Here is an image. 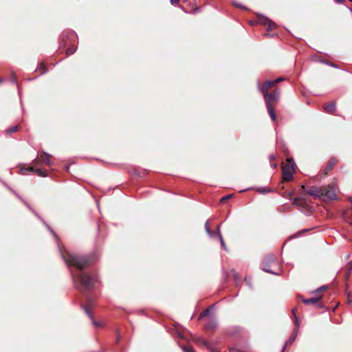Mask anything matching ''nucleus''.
Here are the masks:
<instances>
[{"label":"nucleus","mask_w":352,"mask_h":352,"mask_svg":"<svg viewBox=\"0 0 352 352\" xmlns=\"http://www.w3.org/2000/svg\"><path fill=\"white\" fill-rule=\"evenodd\" d=\"M65 38H68L69 40H74L77 38V35L74 31L69 30L67 32H64L62 34V41L63 42L66 43V42L64 40Z\"/></svg>","instance_id":"14"},{"label":"nucleus","mask_w":352,"mask_h":352,"mask_svg":"<svg viewBox=\"0 0 352 352\" xmlns=\"http://www.w3.org/2000/svg\"><path fill=\"white\" fill-rule=\"evenodd\" d=\"M327 288V285H323V286H322V287H320L318 288L316 290H315V291L314 292V293H317V292H320V291L324 290V289H326Z\"/></svg>","instance_id":"28"},{"label":"nucleus","mask_w":352,"mask_h":352,"mask_svg":"<svg viewBox=\"0 0 352 352\" xmlns=\"http://www.w3.org/2000/svg\"><path fill=\"white\" fill-rule=\"evenodd\" d=\"M15 195H16V197L21 199L25 204V206L31 210L32 211V212L39 219H41L43 223L45 225V226L47 227V228L50 231V232H52L53 234V235L56 237V235L55 234V232H54V230L51 228V227L47 224L42 219L41 217L36 212V211L32 209V208L23 199H22V198L17 194L15 193Z\"/></svg>","instance_id":"10"},{"label":"nucleus","mask_w":352,"mask_h":352,"mask_svg":"<svg viewBox=\"0 0 352 352\" xmlns=\"http://www.w3.org/2000/svg\"><path fill=\"white\" fill-rule=\"evenodd\" d=\"M171 4L173 5H175L177 3H178V2L179 1V0H170Z\"/></svg>","instance_id":"34"},{"label":"nucleus","mask_w":352,"mask_h":352,"mask_svg":"<svg viewBox=\"0 0 352 352\" xmlns=\"http://www.w3.org/2000/svg\"><path fill=\"white\" fill-rule=\"evenodd\" d=\"M82 307H83L86 314L91 319L93 324L96 327H100V324L94 320L93 315L91 314L88 308L85 305H82Z\"/></svg>","instance_id":"16"},{"label":"nucleus","mask_w":352,"mask_h":352,"mask_svg":"<svg viewBox=\"0 0 352 352\" xmlns=\"http://www.w3.org/2000/svg\"><path fill=\"white\" fill-rule=\"evenodd\" d=\"M182 348L184 352H195L191 346H183Z\"/></svg>","instance_id":"25"},{"label":"nucleus","mask_w":352,"mask_h":352,"mask_svg":"<svg viewBox=\"0 0 352 352\" xmlns=\"http://www.w3.org/2000/svg\"><path fill=\"white\" fill-rule=\"evenodd\" d=\"M306 192L316 198L322 199H336V194L335 188L331 185L323 186L320 188L316 186H311L305 189V186H302Z\"/></svg>","instance_id":"2"},{"label":"nucleus","mask_w":352,"mask_h":352,"mask_svg":"<svg viewBox=\"0 0 352 352\" xmlns=\"http://www.w3.org/2000/svg\"><path fill=\"white\" fill-rule=\"evenodd\" d=\"M204 227H205V230H206V233L208 234V235L210 237H213L214 234L213 232L211 230V229L210 228L209 220H207L206 221Z\"/></svg>","instance_id":"21"},{"label":"nucleus","mask_w":352,"mask_h":352,"mask_svg":"<svg viewBox=\"0 0 352 352\" xmlns=\"http://www.w3.org/2000/svg\"><path fill=\"white\" fill-rule=\"evenodd\" d=\"M217 326V322L214 318H210L205 324V328L207 331H212Z\"/></svg>","instance_id":"13"},{"label":"nucleus","mask_w":352,"mask_h":352,"mask_svg":"<svg viewBox=\"0 0 352 352\" xmlns=\"http://www.w3.org/2000/svg\"><path fill=\"white\" fill-rule=\"evenodd\" d=\"M234 6H236V7H239V8H243V9H244V10H245V9H246V8H245V6H241V4H239V3H234Z\"/></svg>","instance_id":"33"},{"label":"nucleus","mask_w":352,"mask_h":352,"mask_svg":"<svg viewBox=\"0 0 352 352\" xmlns=\"http://www.w3.org/2000/svg\"><path fill=\"white\" fill-rule=\"evenodd\" d=\"M257 192H258L261 194H266L271 192L270 188L265 186L262 187H258L255 188Z\"/></svg>","instance_id":"22"},{"label":"nucleus","mask_w":352,"mask_h":352,"mask_svg":"<svg viewBox=\"0 0 352 352\" xmlns=\"http://www.w3.org/2000/svg\"><path fill=\"white\" fill-rule=\"evenodd\" d=\"M27 172H34L38 175L41 177H45L47 175L46 172L41 168H34L33 167H28L25 168H21L20 170V173L22 175H25Z\"/></svg>","instance_id":"6"},{"label":"nucleus","mask_w":352,"mask_h":352,"mask_svg":"<svg viewBox=\"0 0 352 352\" xmlns=\"http://www.w3.org/2000/svg\"><path fill=\"white\" fill-rule=\"evenodd\" d=\"M282 80H283V78L282 77H279V78H277L276 79H275L274 80H273V82H274V84H276V83L281 82Z\"/></svg>","instance_id":"32"},{"label":"nucleus","mask_w":352,"mask_h":352,"mask_svg":"<svg viewBox=\"0 0 352 352\" xmlns=\"http://www.w3.org/2000/svg\"><path fill=\"white\" fill-rule=\"evenodd\" d=\"M294 326H295V327L294 329H297V330L299 329L300 322L296 316H294Z\"/></svg>","instance_id":"26"},{"label":"nucleus","mask_w":352,"mask_h":352,"mask_svg":"<svg viewBox=\"0 0 352 352\" xmlns=\"http://www.w3.org/2000/svg\"><path fill=\"white\" fill-rule=\"evenodd\" d=\"M266 107H267V109L270 116L271 119L273 121H275L276 119V113H275V111L274 109V107L273 105H270L269 104H268V105H266Z\"/></svg>","instance_id":"18"},{"label":"nucleus","mask_w":352,"mask_h":352,"mask_svg":"<svg viewBox=\"0 0 352 352\" xmlns=\"http://www.w3.org/2000/svg\"><path fill=\"white\" fill-rule=\"evenodd\" d=\"M292 314H294V316H296V312L297 311V309L296 307L293 308L292 310Z\"/></svg>","instance_id":"36"},{"label":"nucleus","mask_w":352,"mask_h":352,"mask_svg":"<svg viewBox=\"0 0 352 352\" xmlns=\"http://www.w3.org/2000/svg\"><path fill=\"white\" fill-rule=\"evenodd\" d=\"M320 297H314L308 299H302V302L305 305H313L318 308L323 307V305L320 302Z\"/></svg>","instance_id":"7"},{"label":"nucleus","mask_w":352,"mask_h":352,"mask_svg":"<svg viewBox=\"0 0 352 352\" xmlns=\"http://www.w3.org/2000/svg\"><path fill=\"white\" fill-rule=\"evenodd\" d=\"M274 155H270V160H274Z\"/></svg>","instance_id":"39"},{"label":"nucleus","mask_w":352,"mask_h":352,"mask_svg":"<svg viewBox=\"0 0 352 352\" xmlns=\"http://www.w3.org/2000/svg\"><path fill=\"white\" fill-rule=\"evenodd\" d=\"M197 342L200 344L206 346L207 349H208L212 352H218L219 350L216 347V346L208 341L205 340L203 338L198 339Z\"/></svg>","instance_id":"11"},{"label":"nucleus","mask_w":352,"mask_h":352,"mask_svg":"<svg viewBox=\"0 0 352 352\" xmlns=\"http://www.w3.org/2000/svg\"><path fill=\"white\" fill-rule=\"evenodd\" d=\"M209 312H210V309H206L204 311H203V312L200 314V316H199V318H200L201 317H202V316H205L208 315V314H209Z\"/></svg>","instance_id":"30"},{"label":"nucleus","mask_w":352,"mask_h":352,"mask_svg":"<svg viewBox=\"0 0 352 352\" xmlns=\"http://www.w3.org/2000/svg\"><path fill=\"white\" fill-rule=\"evenodd\" d=\"M349 1L352 2V0H349Z\"/></svg>","instance_id":"46"},{"label":"nucleus","mask_w":352,"mask_h":352,"mask_svg":"<svg viewBox=\"0 0 352 352\" xmlns=\"http://www.w3.org/2000/svg\"><path fill=\"white\" fill-rule=\"evenodd\" d=\"M337 3H342L345 1V0H336Z\"/></svg>","instance_id":"37"},{"label":"nucleus","mask_w":352,"mask_h":352,"mask_svg":"<svg viewBox=\"0 0 352 352\" xmlns=\"http://www.w3.org/2000/svg\"><path fill=\"white\" fill-rule=\"evenodd\" d=\"M3 81V80L1 78H0V83Z\"/></svg>","instance_id":"45"},{"label":"nucleus","mask_w":352,"mask_h":352,"mask_svg":"<svg viewBox=\"0 0 352 352\" xmlns=\"http://www.w3.org/2000/svg\"><path fill=\"white\" fill-rule=\"evenodd\" d=\"M330 66L336 67V65L333 63L329 64Z\"/></svg>","instance_id":"42"},{"label":"nucleus","mask_w":352,"mask_h":352,"mask_svg":"<svg viewBox=\"0 0 352 352\" xmlns=\"http://www.w3.org/2000/svg\"><path fill=\"white\" fill-rule=\"evenodd\" d=\"M232 195H226V196H225V197H222V198L221 199V201H225V200H226V199H228L231 198V197H232Z\"/></svg>","instance_id":"31"},{"label":"nucleus","mask_w":352,"mask_h":352,"mask_svg":"<svg viewBox=\"0 0 352 352\" xmlns=\"http://www.w3.org/2000/svg\"><path fill=\"white\" fill-rule=\"evenodd\" d=\"M350 268H351V267ZM350 272H351V269H349V272H348V273H347V276H349V274H350Z\"/></svg>","instance_id":"41"},{"label":"nucleus","mask_w":352,"mask_h":352,"mask_svg":"<svg viewBox=\"0 0 352 352\" xmlns=\"http://www.w3.org/2000/svg\"><path fill=\"white\" fill-rule=\"evenodd\" d=\"M62 257L68 266L73 265L80 271L77 275H75L72 272L70 273L72 280L76 285H77V280L78 279L80 286L84 290H89L94 287L95 283L98 281L97 274L82 272V270L98 260V256L95 253L89 255L76 254L69 252L65 255L62 253Z\"/></svg>","instance_id":"1"},{"label":"nucleus","mask_w":352,"mask_h":352,"mask_svg":"<svg viewBox=\"0 0 352 352\" xmlns=\"http://www.w3.org/2000/svg\"><path fill=\"white\" fill-rule=\"evenodd\" d=\"M271 265H276V263L274 255L272 254H268L263 259L262 270L270 274L279 275L280 273L278 272H275L270 269Z\"/></svg>","instance_id":"4"},{"label":"nucleus","mask_w":352,"mask_h":352,"mask_svg":"<svg viewBox=\"0 0 352 352\" xmlns=\"http://www.w3.org/2000/svg\"><path fill=\"white\" fill-rule=\"evenodd\" d=\"M19 130V127L18 126H13L12 127H10L8 128L7 130H6V132L8 134H11L14 132H16Z\"/></svg>","instance_id":"23"},{"label":"nucleus","mask_w":352,"mask_h":352,"mask_svg":"<svg viewBox=\"0 0 352 352\" xmlns=\"http://www.w3.org/2000/svg\"><path fill=\"white\" fill-rule=\"evenodd\" d=\"M230 352H237V351H236V349H235L234 348H231Z\"/></svg>","instance_id":"38"},{"label":"nucleus","mask_w":352,"mask_h":352,"mask_svg":"<svg viewBox=\"0 0 352 352\" xmlns=\"http://www.w3.org/2000/svg\"><path fill=\"white\" fill-rule=\"evenodd\" d=\"M274 85L275 84L273 82V80H267L262 86L260 85V82H258V88L264 96L269 93L268 89Z\"/></svg>","instance_id":"9"},{"label":"nucleus","mask_w":352,"mask_h":352,"mask_svg":"<svg viewBox=\"0 0 352 352\" xmlns=\"http://www.w3.org/2000/svg\"><path fill=\"white\" fill-rule=\"evenodd\" d=\"M238 277V274H234V278H236Z\"/></svg>","instance_id":"44"},{"label":"nucleus","mask_w":352,"mask_h":352,"mask_svg":"<svg viewBox=\"0 0 352 352\" xmlns=\"http://www.w3.org/2000/svg\"><path fill=\"white\" fill-rule=\"evenodd\" d=\"M43 155H44V159L42 160L43 162H44L47 165L51 166L52 165V162L50 160L51 155L50 154L47 153L46 152H43Z\"/></svg>","instance_id":"20"},{"label":"nucleus","mask_w":352,"mask_h":352,"mask_svg":"<svg viewBox=\"0 0 352 352\" xmlns=\"http://www.w3.org/2000/svg\"><path fill=\"white\" fill-rule=\"evenodd\" d=\"M336 163H337V160L335 158H331L329 160V163H328V164H327V167L325 168L324 174L325 175L327 174V173L329 171H330L333 168V167L335 166V164Z\"/></svg>","instance_id":"19"},{"label":"nucleus","mask_w":352,"mask_h":352,"mask_svg":"<svg viewBox=\"0 0 352 352\" xmlns=\"http://www.w3.org/2000/svg\"><path fill=\"white\" fill-rule=\"evenodd\" d=\"M11 81L14 83V84H16V78H15V76H12V78H11Z\"/></svg>","instance_id":"35"},{"label":"nucleus","mask_w":352,"mask_h":352,"mask_svg":"<svg viewBox=\"0 0 352 352\" xmlns=\"http://www.w3.org/2000/svg\"><path fill=\"white\" fill-rule=\"evenodd\" d=\"M296 164L293 159H287L286 163L282 167L283 179L285 181H290L293 178Z\"/></svg>","instance_id":"3"},{"label":"nucleus","mask_w":352,"mask_h":352,"mask_svg":"<svg viewBox=\"0 0 352 352\" xmlns=\"http://www.w3.org/2000/svg\"><path fill=\"white\" fill-rule=\"evenodd\" d=\"M216 230H217V236H218V238H220L221 236H222L219 225L217 226Z\"/></svg>","instance_id":"29"},{"label":"nucleus","mask_w":352,"mask_h":352,"mask_svg":"<svg viewBox=\"0 0 352 352\" xmlns=\"http://www.w3.org/2000/svg\"><path fill=\"white\" fill-rule=\"evenodd\" d=\"M76 47H72L70 48H69L67 50V54L68 56H70V55H72L73 54H74L76 51Z\"/></svg>","instance_id":"24"},{"label":"nucleus","mask_w":352,"mask_h":352,"mask_svg":"<svg viewBox=\"0 0 352 352\" xmlns=\"http://www.w3.org/2000/svg\"><path fill=\"white\" fill-rule=\"evenodd\" d=\"M219 241H220V243H221V247L225 250H227V248L226 246V244H225V241L223 239V236H221L220 238H219Z\"/></svg>","instance_id":"27"},{"label":"nucleus","mask_w":352,"mask_h":352,"mask_svg":"<svg viewBox=\"0 0 352 352\" xmlns=\"http://www.w3.org/2000/svg\"><path fill=\"white\" fill-rule=\"evenodd\" d=\"M272 166L274 168H275L276 167V164H272Z\"/></svg>","instance_id":"40"},{"label":"nucleus","mask_w":352,"mask_h":352,"mask_svg":"<svg viewBox=\"0 0 352 352\" xmlns=\"http://www.w3.org/2000/svg\"><path fill=\"white\" fill-rule=\"evenodd\" d=\"M336 105L335 102H331L324 107V110L327 113H332L336 111Z\"/></svg>","instance_id":"15"},{"label":"nucleus","mask_w":352,"mask_h":352,"mask_svg":"<svg viewBox=\"0 0 352 352\" xmlns=\"http://www.w3.org/2000/svg\"><path fill=\"white\" fill-rule=\"evenodd\" d=\"M259 22L265 25H267V31H270L274 28H276V25L274 22H273L270 19L265 17V16H260Z\"/></svg>","instance_id":"8"},{"label":"nucleus","mask_w":352,"mask_h":352,"mask_svg":"<svg viewBox=\"0 0 352 352\" xmlns=\"http://www.w3.org/2000/svg\"><path fill=\"white\" fill-rule=\"evenodd\" d=\"M292 204L298 207H304L305 202L302 198L300 197H295L293 199Z\"/></svg>","instance_id":"17"},{"label":"nucleus","mask_w":352,"mask_h":352,"mask_svg":"<svg viewBox=\"0 0 352 352\" xmlns=\"http://www.w3.org/2000/svg\"><path fill=\"white\" fill-rule=\"evenodd\" d=\"M298 330L294 329L291 336L289 338V339L287 340L286 343L283 346L281 352H285V350L286 349L287 345L292 344L296 340V338L298 336Z\"/></svg>","instance_id":"12"},{"label":"nucleus","mask_w":352,"mask_h":352,"mask_svg":"<svg viewBox=\"0 0 352 352\" xmlns=\"http://www.w3.org/2000/svg\"><path fill=\"white\" fill-rule=\"evenodd\" d=\"M264 98L265 101L266 105H273L274 107L277 104L279 99V91L276 89L273 93H268L266 95H264Z\"/></svg>","instance_id":"5"},{"label":"nucleus","mask_w":352,"mask_h":352,"mask_svg":"<svg viewBox=\"0 0 352 352\" xmlns=\"http://www.w3.org/2000/svg\"><path fill=\"white\" fill-rule=\"evenodd\" d=\"M265 36H272V35H270V34H269L268 33H266V34H265Z\"/></svg>","instance_id":"43"}]
</instances>
